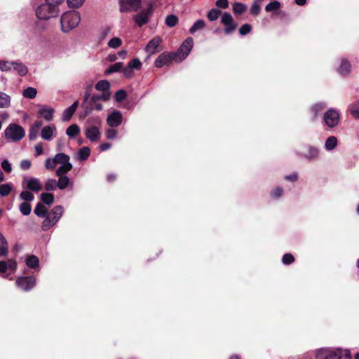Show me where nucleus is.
I'll list each match as a JSON object with an SVG mask.
<instances>
[{
	"mask_svg": "<svg viewBox=\"0 0 359 359\" xmlns=\"http://www.w3.org/2000/svg\"><path fill=\"white\" fill-rule=\"evenodd\" d=\"M162 42V39L160 36H156L149 41L147 46L145 47V51L151 55L158 51V47Z\"/></svg>",
	"mask_w": 359,
	"mask_h": 359,
	"instance_id": "dca6fc26",
	"label": "nucleus"
},
{
	"mask_svg": "<svg viewBox=\"0 0 359 359\" xmlns=\"http://www.w3.org/2000/svg\"><path fill=\"white\" fill-rule=\"evenodd\" d=\"M79 106V101H75L70 107L66 109L62 114V120L64 121H69L76 111Z\"/></svg>",
	"mask_w": 359,
	"mask_h": 359,
	"instance_id": "5701e85b",
	"label": "nucleus"
},
{
	"mask_svg": "<svg viewBox=\"0 0 359 359\" xmlns=\"http://www.w3.org/2000/svg\"><path fill=\"white\" fill-rule=\"evenodd\" d=\"M46 1L51 5L52 7H56L57 9H60V6L64 4L65 0H46Z\"/></svg>",
	"mask_w": 359,
	"mask_h": 359,
	"instance_id": "680f3d73",
	"label": "nucleus"
},
{
	"mask_svg": "<svg viewBox=\"0 0 359 359\" xmlns=\"http://www.w3.org/2000/svg\"><path fill=\"white\" fill-rule=\"evenodd\" d=\"M221 21L225 26L224 32L227 34L231 33L237 27V24L234 22L232 16L228 13H224L222 15Z\"/></svg>",
	"mask_w": 359,
	"mask_h": 359,
	"instance_id": "4468645a",
	"label": "nucleus"
},
{
	"mask_svg": "<svg viewBox=\"0 0 359 359\" xmlns=\"http://www.w3.org/2000/svg\"><path fill=\"white\" fill-rule=\"evenodd\" d=\"M20 198L28 203L34 201V196L31 192L23 191L20 194Z\"/></svg>",
	"mask_w": 359,
	"mask_h": 359,
	"instance_id": "49530a36",
	"label": "nucleus"
},
{
	"mask_svg": "<svg viewBox=\"0 0 359 359\" xmlns=\"http://www.w3.org/2000/svg\"><path fill=\"white\" fill-rule=\"evenodd\" d=\"M87 122L91 125L86 128L85 134L86 137L91 142H96L100 137V128L101 119L98 116L88 118Z\"/></svg>",
	"mask_w": 359,
	"mask_h": 359,
	"instance_id": "39448f33",
	"label": "nucleus"
},
{
	"mask_svg": "<svg viewBox=\"0 0 359 359\" xmlns=\"http://www.w3.org/2000/svg\"><path fill=\"white\" fill-rule=\"evenodd\" d=\"M26 187L32 191L39 192L42 189V184L39 179L30 177L27 180Z\"/></svg>",
	"mask_w": 359,
	"mask_h": 359,
	"instance_id": "aec40b11",
	"label": "nucleus"
},
{
	"mask_svg": "<svg viewBox=\"0 0 359 359\" xmlns=\"http://www.w3.org/2000/svg\"><path fill=\"white\" fill-rule=\"evenodd\" d=\"M178 22V18L175 15H169L165 18V24L170 27H175Z\"/></svg>",
	"mask_w": 359,
	"mask_h": 359,
	"instance_id": "79ce46f5",
	"label": "nucleus"
},
{
	"mask_svg": "<svg viewBox=\"0 0 359 359\" xmlns=\"http://www.w3.org/2000/svg\"><path fill=\"white\" fill-rule=\"evenodd\" d=\"M325 107H326V104L323 102L317 103L315 105H313L311 108V111L314 114V117H316L318 116V112H320L323 109H324L325 108Z\"/></svg>",
	"mask_w": 359,
	"mask_h": 359,
	"instance_id": "6e6d98bb",
	"label": "nucleus"
},
{
	"mask_svg": "<svg viewBox=\"0 0 359 359\" xmlns=\"http://www.w3.org/2000/svg\"><path fill=\"white\" fill-rule=\"evenodd\" d=\"M110 97H111L110 92H104L100 95H93L90 97V102H98L99 100L107 101L109 100Z\"/></svg>",
	"mask_w": 359,
	"mask_h": 359,
	"instance_id": "393cba45",
	"label": "nucleus"
},
{
	"mask_svg": "<svg viewBox=\"0 0 359 359\" xmlns=\"http://www.w3.org/2000/svg\"><path fill=\"white\" fill-rule=\"evenodd\" d=\"M38 112L40 116L43 118L46 121H50L53 120L55 110L51 107H48L47 105H40Z\"/></svg>",
	"mask_w": 359,
	"mask_h": 359,
	"instance_id": "6ab92c4d",
	"label": "nucleus"
},
{
	"mask_svg": "<svg viewBox=\"0 0 359 359\" xmlns=\"http://www.w3.org/2000/svg\"><path fill=\"white\" fill-rule=\"evenodd\" d=\"M172 61L177 62V57L175 56V53H163L155 60V66L156 67H162L163 66L168 65Z\"/></svg>",
	"mask_w": 359,
	"mask_h": 359,
	"instance_id": "9b49d317",
	"label": "nucleus"
},
{
	"mask_svg": "<svg viewBox=\"0 0 359 359\" xmlns=\"http://www.w3.org/2000/svg\"><path fill=\"white\" fill-rule=\"evenodd\" d=\"M336 359H351V356L348 350L336 349Z\"/></svg>",
	"mask_w": 359,
	"mask_h": 359,
	"instance_id": "a19ab883",
	"label": "nucleus"
},
{
	"mask_svg": "<svg viewBox=\"0 0 359 359\" xmlns=\"http://www.w3.org/2000/svg\"><path fill=\"white\" fill-rule=\"evenodd\" d=\"M12 189V184L10 183L0 185V195L2 196H8Z\"/></svg>",
	"mask_w": 359,
	"mask_h": 359,
	"instance_id": "c03bdc74",
	"label": "nucleus"
},
{
	"mask_svg": "<svg viewBox=\"0 0 359 359\" xmlns=\"http://www.w3.org/2000/svg\"><path fill=\"white\" fill-rule=\"evenodd\" d=\"M41 199L46 205H51L54 201V196L50 193H43L41 195Z\"/></svg>",
	"mask_w": 359,
	"mask_h": 359,
	"instance_id": "37998d69",
	"label": "nucleus"
},
{
	"mask_svg": "<svg viewBox=\"0 0 359 359\" xmlns=\"http://www.w3.org/2000/svg\"><path fill=\"white\" fill-rule=\"evenodd\" d=\"M31 210H32L31 205L27 202H23L20 205V210L21 213L24 215H29L31 212Z\"/></svg>",
	"mask_w": 359,
	"mask_h": 359,
	"instance_id": "8fccbe9b",
	"label": "nucleus"
},
{
	"mask_svg": "<svg viewBox=\"0 0 359 359\" xmlns=\"http://www.w3.org/2000/svg\"><path fill=\"white\" fill-rule=\"evenodd\" d=\"M350 114L355 118H359V100L353 102L348 106Z\"/></svg>",
	"mask_w": 359,
	"mask_h": 359,
	"instance_id": "bb28decb",
	"label": "nucleus"
},
{
	"mask_svg": "<svg viewBox=\"0 0 359 359\" xmlns=\"http://www.w3.org/2000/svg\"><path fill=\"white\" fill-rule=\"evenodd\" d=\"M205 27V22L202 20H198L194 25L190 28L189 32L190 34H194L197 30H200L203 29Z\"/></svg>",
	"mask_w": 359,
	"mask_h": 359,
	"instance_id": "a18cd8bd",
	"label": "nucleus"
},
{
	"mask_svg": "<svg viewBox=\"0 0 359 359\" xmlns=\"http://www.w3.org/2000/svg\"><path fill=\"white\" fill-rule=\"evenodd\" d=\"M337 145V139L336 137H329L325 143V147L327 150L331 151L334 149Z\"/></svg>",
	"mask_w": 359,
	"mask_h": 359,
	"instance_id": "473e14b6",
	"label": "nucleus"
},
{
	"mask_svg": "<svg viewBox=\"0 0 359 359\" xmlns=\"http://www.w3.org/2000/svg\"><path fill=\"white\" fill-rule=\"evenodd\" d=\"M110 84L107 80H101L98 81L95 85V88L99 90L104 92H109Z\"/></svg>",
	"mask_w": 359,
	"mask_h": 359,
	"instance_id": "2f4dec72",
	"label": "nucleus"
},
{
	"mask_svg": "<svg viewBox=\"0 0 359 359\" xmlns=\"http://www.w3.org/2000/svg\"><path fill=\"white\" fill-rule=\"evenodd\" d=\"M339 74L343 76L348 75L351 72V65L346 59H342L340 66L337 69Z\"/></svg>",
	"mask_w": 359,
	"mask_h": 359,
	"instance_id": "4be33fe9",
	"label": "nucleus"
},
{
	"mask_svg": "<svg viewBox=\"0 0 359 359\" xmlns=\"http://www.w3.org/2000/svg\"><path fill=\"white\" fill-rule=\"evenodd\" d=\"M16 266V262L13 259H9L7 262L0 261V274L4 276V273H5L8 269L13 271L15 269Z\"/></svg>",
	"mask_w": 359,
	"mask_h": 359,
	"instance_id": "412c9836",
	"label": "nucleus"
},
{
	"mask_svg": "<svg viewBox=\"0 0 359 359\" xmlns=\"http://www.w3.org/2000/svg\"><path fill=\"white\" fill-rule=\"evenodd\" d=\"M123 73L124 76L127 78H131L134 75V72L132 68H130V66H127L122 69Z\"/></svg>",
	"mask_w": 359,
	"mask_h": 359,
	"instance_id": "69168bd1",
	"label": "nucleus"
},
{
	"mask_svg": "<svg viewBox=\"0 0 359 359\" xmlns=\"http://www.w3.org/2000/svg\"><path fill=\"white\" fill-rule=\"evenodd\" d=\"M221 14H222L221 11L216 9V8H212L208 13V18L210 21H214V20H216L219 17V15Z\"/></svg>",
	"mask_w": 359,
	"mask_h": 359,
	"instance_id": "de8ad7c7",
	"label": "nucleus"
},
{
	"mask_svg": "<svg viewBox=\"0 0 359 359\" xmlns=\"http://www.w3.org/2000/svg\"><path fill=\"white\" fill-rule=\"evenodd\" d=\"M319 155V150L316 147H310L308 149V153L306 154L307 158H316Z\"/></svg>",
	"mask_w": 359,
	"mask_h": 359,
	"instance_id": "3c124183",
	"label": "nucleus"
},
{
	"mask_svg": "<svg viewBox=\"0 0 359 359\" xmlns=\"http://www.w3.org/2000/svg\"><path fill=\"white\" fill-rule=\"evenodd\" d=\"M251 30V26L249 24L242 25L239 29V33L241 35H245L249 33Z\"/></svg>",
	"mask_w": 359,
	"mask_h": 359,
	"instance_id": "774afa93",
	"label": "nucleus"
},
{
	"mask_svg": "<svg viewBox=\"0 0 359 359\" xmlns=\"http://www.w3.org/2000/svg\"><path fill=\"white\" fill-rule=\"evenodd\" d=\"M1 168L2 169L6 172H11V170H12V167H11V163L8 162V161L7 160H4L2 162H1Z\"/></svg>",
	"mask_w": 359,
	"mask_h": 359,
	"instance_id": "338daca9",
	"label": "nucleus"
},
{
	"mask_svg": "<svg viewBox=\"0 0 359 359\" xmlns=\"http://www.w3.org/2000/svg\"><path fill=\"white\" fill-rule=\"evenodd\" d=\"M142 0H119L121 12L137 11L141 6Z\"/></svg>",
	"mask_w": 359,
	"mask_h": 359,
	"instance_id": "9d476101",
	"label": "nucleus"
},
{
	"mask_svg": "<svg viewBox=\"0 0 359 359\" xmlns=\"http://www.w3.org/2000/svg\"><path fill=\"white\" fill-rule=\"evenodd\" d=\"M232 9L235 14L241 15L246 11L247 6L244 4L236 2L233 4Z\"/></svg>",
	"mask_w": 359,
	"mask_h": 359,
	"instance_id": "72a5a7b5",
	"label": "nucleus"
},
{
	"mask_svg": "<svg viewBox=\"0 0 359 359\" xmlns=\"http://www.w3.org/2000/svg\"><path fill=\"white\" fill-rule=\"evenodd\" d=\"M126 97V93L124 90H118L115 94V100L121 102Z\"/></svg>",
	"mask_w": 359,
	"mask_h": 359,
	"instance_id": "052dcab7",
	"label": "nucleus"
},
{
	"mask_svg": "<svg viewBox=\"0 0 359 359\" xmlns=\"http://www.w3.org/2000/svg\"><path fill=\"white\" fill-rule=\"evenodd\" d=\"M39 129L35 128L34 126H31L29 131V138L30 140H36L39 135Z\"/></svg>",
	"mask_w": 359,
	"mask_h": 359,
	"instance_id": "13d9d810",
	"label": "nucleus"
},
{
	"mask_svg": "<svg viewBox=\"0 0 359 359\" xmlns=\"http://www.w3.org/2000/svg\"><path fill=\"white\" fill-rule=\"evenodd\" d=\"M123 69V63L116 62L111 66H110L108 69H107L104 72L105 74H110L114 72H119Z\"/></svg>",
	"mask_w": 359,
	"mask_h": 359,
	"instance_id": "4c0bfd02",
	"label": "nucleus"
},
{
	"mask_svg": "<svg viewBox=\"0 0 359 359\" xmlns=\"http://www.w3.org/2000/svg\"><path fill=\"white\" fill-rule=\"evenodd\" d=\"M122 45V40L118 37H114L108 42V46L111 48H118Z\"/></svg>",
	"mask_w": 359,
	"mask_h": 359,
	"instance_id": "09e8293b",
	"label": "nucleus"
},
{
	"mask_svg": "<svg viewBox=\"0 0 359 359\" xmlns=\"http://www.w3.org/2000/svg\"><path fill=\"white\" fill-rule=\"evenodd\" d=\"M8 254V243L5 237L0 233V257Z\"/></svg>",
	"mask_w": 359,
	"mask_h": 359,
	"instance_id": "a878e982",
	"label": "nucleus"
},
{
	"mask_svg": "<svg viewBox=\"0 0 359 359\" xmlns=\"http://www.w3.org/2000/svg\"><path fill=\"white\" fill-rule=\"evenodd\" d=\"M56 127L55 126H46L42 128L41 137L43 140L50 141L55 137Z\"/></svg>",
	"mask_w": 359,
	"mask_h": 359,
	"instance_id": "f3484780",
	"label": "nucleus"
},
{
	"mask_svg": "<svg viewBox=\"0 0 359 359\" xmlns=\"http://www.w3.org/2000/svg\"><path fill=\"white\" fill-rule=\"evenodd\" d=\"M194 46V40L191 37L187 38L181 45L177 52L175 53L177 57V62L184 60L191 52Z\"/></svg>",
	"mask_w": 359,
	"mask_h": 359,
	"instance_id": "6e6552de",
	"label": "nucleus"
},
{
	"mask_svg": "<svg viewBox=\"0 0 359 359\" xmlns=\"http://www.w3.org/2000/svg\"><path fill=\"white\" fill-rule=\"evenodd\" d=\"M153 5L151 4H149L146 8L143 9L140 13L134 16L133 19L135 24L139 27H142L147 23L153 14Z\"/></svg>",
	"mask_w": 359,
	"mask_h": 359,
	"instance_id": "0eeeda50",
	"label": "nucleus"
},
{
	"mask_svg": "<svg viewBox=\"0 0 359 359\" xmlns=\"http://www.w3.org/2000/svg\"><path fill=\"white\" fill-rule=\"evenodd\" d=\"M294 259L292 254H285L283 257L282 261L285 264H290L294 262Z\"/></svg>",
	"mask_w": 359,
	"mask_h": 359,
	"instance_id": "e2e57ef3",
	"label": "nucleus"
},
{
	"mask_svg": "<svg viewBox=\"0 0 359 359\" xmlns=\"http://www.w3.org/2000/svg\"><path fill=\"white\" fill-rule=\"evenodd\" d=\"M90 154V149L88 147L81 148L77 153V158L81 161L88 159Z\"/></svg>",
	"mask_w": 359,
	"mask_h": 359,
	"instance_id": "c85d7f7f",
	"label": "nucleus"
},
{
	"mask_svg": "<svg viewBox=\"0 0 359 359\" xmlns=\"http://www.w3.org/2000/svg\"><path fill=\"white\" fill-rule=\"evenodd\" d=\"M70 158L65 153H58L53 158H48L46 160L45 165L48 170L55 168L56 164L60 166L56 170L57 176L64 175L72 169V164L70 163Z\"/></svg>",
	"mask_w": 359,
	"mask_h": 359,
	"instance_id": "f257e3e1",
	"label": "nucleus"
},
{
	"mask_svg": "<svg viewBox=\"0 0 359 359\" xmlns=\"http://www.w3.org/2000/svg\"><path fill=\"white\" fill-rule=\"evenodd\" d=\"M280 2L277 1H274L271 2L269 4H267L265 8V10L267 12L276 11L278 10L280 8Z\"/></svg>",
	"mask_w": 359,
	"mask_h": 359,
	"instance_id": "603ef678",
	"label": "nucleus"
},
{
	"mask_svg": "<svg viewBox=\"0 0 359 359\" xmlns=\"http://www.w3.org/2000/svg\"><path fill=\"white\" fill-rule=\"evenodd\" d=\"M14 62L0 61V69L2 72H9L13 70Z\"/></svg>",
	"mask_w": 359,
	"mask_h": 359,
	"instance_id": "ea45409f",
	"label": "nucleus"
},
{
	"mask_svg": "<svg viewBox=\"0 0 359 359\" xmlns=\"http://www.w3.org/2000/svg\"><path fill=\"white\" fill-rule=\"evenodd\" d=\"M110 32H111V28L109 27H105L103 29H102V30L100 31V32L99 34L100 41L104 40L109 35Z\"/></svg>",
	"mask_w": 359,
	"mask_h": 359,
	"instance_id": "bf43d9fd",
	"label": "nucleus"
},
{
	"mask_svg": "<svg viewBox=\"0 0 359 359\" xmlns=\"http://www.w3.org/2000/svg\"><path fill=\"white\" fill-rule=\"evenodd\" d=\"M17 286L24 290L29 291L36 285V278L34 277H20L16 280Z\"/></svg>",
	"mask_w": 359,
	"mask_h": 359,
	"instance_id": "f8f14e48",
	"label": "nucleus"
},
{
	"mask_svg": "<svg viewBox=\"0 0 359 359\" xmlns=\"http://www.w3.org/2000/svg\"><path fill=\"white\" fill-rule=\"evenodd\" d=\"M122 114L118 111H114L107 118V124L110 127H117L122 122Z\"/></svg>",
	"mask_w": 359,
	"mask_h": 359,
	"instance_id": "a211bd4d",
	"label": "nucleus"
},
{
	"mask_svg": "<svg viewBox=\"0 0 359 359\" xmlns=\"http://www.w3.org/2000/svg\"><path fill=\"white\" fill-rule=\"evenodd\" d=\"M262 0H256L253 2L251 8L250 12L252 15H257L260 12V2Z\"/></svg>",
	"mask_w": 359,
	"mask_h": 359,
	"instance_id": "864d4df0",
	"label": "nucleus"
},
{
	"mask_svg": "<svg viewBox=\"0 0 359 359\" xmlns=\"http://www.w3.org/2000/svg\"><path fill=\"white\" fill-rule=\"evenodd\" d=\"M60 12V9L56 7H52L46 1L45 4L38 7L36 14L38 18L41 20H48L51 18L57 17Z\"/></svg>",
	"mask_w": 359,
	"mask_h": 359,
	"instance_id": "423d86ee",
	"label": "nucleus"
},
{
	"mask_svg": "<svg viewBox=\"0 0 359 359\" xmlns=\"http://www.w3.org/2000/svg\"><path fill=\"white\" fill-rule=\"evenodd\" d=\"M85 0H67V4L70 8H79L81 7Z\"/></svg>",
	"mask_w": 359,
	"mask_h": 359,
	"instance_id": "4d7b16f0",
	"label": "nucleus"
},
{
	"mask_svg": "<svg viewBox=\"0 0 359 359\" xmlns=\"http://www.w3.org/2000/svg\"><path fill=\"white\" fill-rule=\"evenodd\" d=\"M81 20L80 14L76 11L65 13L60 19L61 29L63 32H69L78 26Z\"/></svg>",
	"mask_w": 359,
	"mask_h": 359,
	"instance_id": "f03ea898",
	"label": "nucleus"
},
{
	"mask_svg": "<svg viewBox=\"0 0 359 359\" xmlns=\"http://www.w3.org/2000/svg\"><path fill=\"white\" fill-rule=\"evenodd\" d=\"M128 65L130 66V68H132L133 70L134 69L139 70L142 68V62L138 58H134V59L131 60L128 62Z\"/></svg>",
	"mask_w": 359,
	"mask_h": 359,
	"instance_id": "5fc2aeb1",
	"label": "nucleus"
},
{
	"mask_svg": "<svg viewBox=\"0 0 359 359\" xmlns=\"http://www.w3.org/2000/svg\"><path fill=\"white\" fill-rule=\"evenodd\" d=\"M339 118V112L337 109L331 108L325 113L323 120L329 128H334L338 125Z\"/></svg>",
	"mask_w": 359,
	"mask_h": 359,
	"instance_id": "1a4fd4ad",
	"label": "nucleus"
},
{
	"mask_svg": "<svg viewBox=\"0 0 359 359\" xmlns=\"http://www.w3.org/2000/svg\"><path fill=\"white\" fill-rule=\"evenodd\" d=\"M10 96L3 92H0V108H7L10 107Z\"/></svg>",
	"mask_w": 359,
	"mask_h": 359,
	"instance_id": "7c9ffc66",
	"label": "nucleus"
},
{
	"mask_svg": "<svg viewBox=\"0 0 359 359\" xmlns=\"http://www.w3.org/2000/svg\"><path fill=\"white\" fill-rule=\"evenodd\" d=\"M58 182H57V187L60 189H65L69 184V178L65 175H60L58 176Z\"/></svg>",
	"mask_w": 359,
	"mask_h": 359,
	"instance_id": "f704fd0d",
	"label": "nucleus"
},
{
	"mask_svg": "<svg viewBox=\"0 0 359 359\" xmlns=\"http://www.w3.org/2000/svg\"><path fill=\"white\" fill-rule=\"evenodd\" d=\"M90 97V92H86L84 95L83 102L81 104V107L85 109V115H88L93 109H96L97 111H100L102 109V105L100 103L96 102H90V106L86 105L88 100Z\"/></svg>",
	"mask_w": 359,
	"mask_h": 359,
	"instance_id": "2eb2a0df",
	"label": "nucleus"
},
{
	"mask_svg": "<svg viewBox=\"0 0 359 359\" xmlns=\"http://www.w3.org/2000/svg\"><path fill=\"white\" fill-rule=\"evenodd\" d=\"M63 214V208L61 205L54 207L46 217L41 224L43 231H47L53 226L60 219Z\"/></svg>",
	"mask_w": 359,
	"mask_h": 359,
	"instance_id": "7ed1b4c3",
	"label": "nucleus"
},
{
	"mask_svg": "<svg viewBox=\"0 0 359 359\" xmlns=\"http://www.w3.org/2000/svg\"><path fill=\"white\" fill-rule=\"evenodd\" d=\"M25 135L24 128L16 123L9 124L4 130L5 138L9 142H19Z\"/></svg>",
	"mask_w": 359,
	"mask_h": 359,
	"instance_id": "20e7f679",
	"label": "nucleus"
},
{
	"mask_svg": "<svg viewBox=\"0 0 359 359\" xmlns=\"http://www.w3.org/2000/svg\"><path fill=\"white\" fill-rule=\"evenodd\" d=\"M25 262L29 268L35 269L39 266V260L38 257L34 255H29L26 257Z\"/></svg>",
	"mask_w": 359,
	"mask_h": 359,
	"instance_id": "c756f323",
	"label": "nucleus"
},
{
	"mask_svg": "<svg viewBox=\"0 0 359 359\" xmlns=\"http://www.w3.org/2000/svg\"><path fill=\"white\" fill-rule=\"evenodd\" d=\"M37 90L35 88L28 87L23 90L22 95L25 97L33 99L36 96Z\"/></svg>",
	"mask_w": 359,
	"mask_h": 359,
	"instance_id": "c9c22d12",
	"label": "nucleus"
},
{
	"mask_svg": "<svg viewBox=\"0 0 359 359\" xmlns=\"http://www.w3.org/2000/svg\"><path fill=\"white\" fill-rule=\"evenodd\" d=\"M80 131H81V129L78 125L72 124L67 128L66 134L70 138H74L80 133Z\"/></svg>",
	"mask_w": 359,
	"mask_h": 359,
	"instance_id": "cd10ccee",
	"label": "nucleus"
},
{
	"mask_svg": "<svg viewBox=\"0 0 359 359\" xmlns=\"http://www.w3.org/2000/svg\"><path fill=\"white\" fill-rule=\"evenodd\" d=\"M57 181L54 179H48L45 182V189L46 191H54L57 189Z\"/></svg>",
	"mask_w": 359,
	"mask_h": 359,
	"instance_id": "58836bf2",
	"label": "nucleus"
},
{
	"mask_svg": "<svg viewBox=\"0 0 359 359\" xmlns=\"http://www.w3.org/2000/svg\"><path fill=\"white\" fill-rule=\"evenodd\" d=\"M35 156H39L43 154V143L39 142L34 146Z\"/></svg>",
	"mask_w": 359,
	"mask_h": 359,
	"instance_id": "0e129e2a",
	"label": "nucleus"
},
{
	"mask_svg": "<svg viewBox=\"0 0 359 359\" xmlns=\"http://www.w3.org/2000/svg\"><path fill=\"white\" fill-rule=\"evenodd\" d=\"M316 359H336L337 351L330 348H320L316 351Z\"/></svg>",
	"mask_w": 359,
	"mask_h": 359,
	"instance_id": "ddd939ff",
	"label": "nucleus"
},
{
	"mask_svg": "<svg viewBox=\"0 0 359 359\" xmlns=\"http://www.w3.org/2000/svg\"><path fill=\"white\" fill-rule=\"evenodd\" d=\"M13 69L17 72L21 76H25L28 72V68L27 66L19 61L14 62Z\"/></svg>",
	"mask_w": 359,
	"mask_h": 359,
	"instance_id": "b1692460",
	"label": "nucleus"
},
{
	"mask_svg": "<svg viewBox=\"0 0 359 359\" xmlns=\"http://www.w3.org/2000/svg\"><path fill=\"white\" fill-rule=\"evenodd\" d=\"M34 213L39 217H46L47 208L41 203H39L35 209Z\"/></svg>",
	"mask_w": 359,
	"mask_h": 359,
	"instance_id": "e433bc0d",
	"label": "nucleus"
}]
</instances>
